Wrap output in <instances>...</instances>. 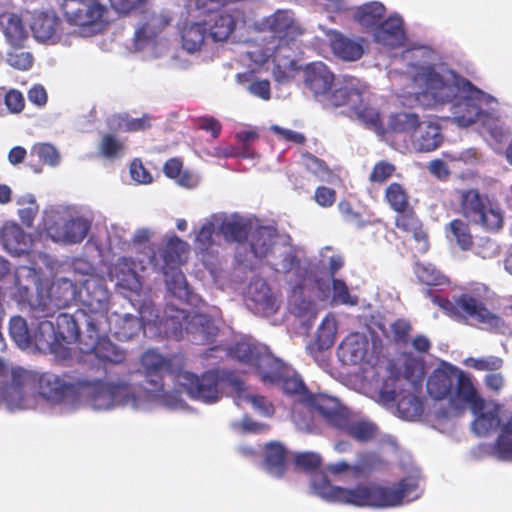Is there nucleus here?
Wrapping results in <instances>:
<instances>
[{"instance_id": "nucleus-22", "label": "nucleus", "mask_w": 512, "mask_h": 512, "mask_svg": "<svg viewBox=\"0 0 512 512\" xmlns=\"http://www.w3.org/2000/svg\"><path fill=\"white\" fill-rule=\"evenodd\" d=\"M59 23L60 20L54 12H34L30 28L37 41L55 43L60 39L57 33Z\"/></svg>"}, {"instance_id": "nucleus-48", "label": "nucleus", "mask_w": 512, "mask_h": 512, "mask_svg": "<svg viewBox=\"0 0 512 512\" xmlns=\"http://www.w3.org/2000/svg\"><path fill=\"white\" fill-rule=\"evenodd\" d=\"M219 229L227 242L242 244L247 240L251 226L242 220H225Z\"/></svg>"}, {"instance_id": "nucleus-19", "label": "nucleus", "mask_w": 512, "mask_h": 512, "mask_svg": "<svg viewBox=\"0 0 512 512\" xmlns=\"http://www.w3.org/2000/svg\"><path fill=\"white\" fill-rule=\"evenodd\" d=\"M43 353H51L56 357L67 358L68 352L64 350L63 344L58 340L54 324L43 318L39 321L36 329L31 335V346Z\"/></svg>"}, {"instance_id": "nucleus-49", "label": "nucleus", "mask_w": 512, "mask_h": 512, "mask_svg": "<svg viewBox=\"0 0 512 512\" xmlns=\"http://www.w3.org/2000/svg\"><path fill=\"white\" fill-rule=\"evenodd\" d=\"M235 28V19L230 14L221 13L215 16L209 25V36L215 42L225 41Z\"/></svg>"}, {"instance_id": "nucleus-30", "label": "nucleus", "mask_w": 512, "mask_h": 512, "mask_svg": "<svg viewBox=\"0 0 512 512\" xmlns=\"http://www.w3.org/2000/svg\"><path fill=\"white\" fill-rule=\"evenodd\" d=\"M158 323L167 337L181 340L189 323V315L185 310L168 308Z\"/></svg>"}, {"instance_id": "nucleus-7", "label": "nucleus", "mask_w": 512, "mask_h": 512, "mask_svg": "<svg viewBox=\"0 0 512 512\" xmlns=\"http://www.w3.org/2000/svg\"><path fill=\"white\" fill-rule=\"evenodd\" d=\"M16 285L21 297L29 302L32 317L42 319L52 317L57 310L66 308L76 300V285L67 278H60L52 282L46 294L38 292L36 298H31V287L22 284L19 273L16 275Z\"/></svg>"}, {"instance_id": "nucleus-6", "label": "nucleus", "mask_w": 512, "mask_h": 512, "mask_svg": "<svg viewBox=\"0 0 512 512\" xmlns=\"http://www.w3.org/2000/svg\"><path fill=\"white\" fill-rule=\"evenodd\" d=\"M65 21L81 37L102 33L112 21L110 8L99 0H61Z\"/></svg>"}, {"instance_id": "nucleus-1", "label": "nucleus", "mask_w": 512, "mask_h": 512, "mask_svg": "<svg viewBox=\"0 0 512 512\" xmlns=\"http://www.w3.org/2000/svg\"><path fill=\"white\" fill-rule=\"evenodd\" d=\"M411 88L416 99L425 106L451 104L452 120L460 127H469L486 116L484 107L494 110L497 99L476 87L471 81L447 70L434 71V66H413Z\"/></svg>"}, {"instance_id": "nucleus-18", "label": "nucleus", "mask_w": 512, "mask_h": 512, "mask_svg": "<svg viewBox=\"0 0 512 512\" xmlns=\"http://www.w3.org/2000/svg\"><path fill=\"white\" fill-rule=\"evenodd\" d=\"M281 271L290 277V281L294 282L293 292H302L306 286V282L312 276L309 264L301 259L295 248L285 251L281 262Z\"/></svg>"}, {"instance_id": "nucleus-42", "label": "nucleus", "mask_w": 512, "mask_h": 512, "mask_svg": "<svg viewBox=\"0 0 512 512\" xmlns=\"http://www.w3.org/2000/svg\"><path fill=\"white\" fill-rule=\"evenodd\" d=\"M410 194L407 189L398 182L390 183L384 191V200L395 213L405 212L412 207Z\"/></svg>"}, {"instance_id": "nucleus-33", "label": "nucleus", "mask_w": 512, "mask_h": 512, "mask_svg": "<svg viewBox=\"0 0 512 512\" xmlns=\"http://www.w3.org/2000/svg\"><path fill=\"white\" fill-rule=\"evenodd\" d=\"M337 430L344 432L358 442H368L377 433V426L367 421H355L349 412Z\"/></svg>"}, {"instance_id": "nucleus-17", "label": "nucleus", "mask_w": 512, "mask_h": 512, "mask_svg": "<svg viewBox=\"0 0 512 512\" xmlns=\"http://www.w3.org/2000/svg\"><path fill=\"white\" fill-rule=\"evenodd\" d=\"M395 227L401 232L410 234L416 242V250L420 254L426 253L430 248L429 236L423 227V223L413 207L405 212L396 213Z\"/></svg>"}, {"instance_id": "nucleus-63", "label": "nucleus", "mask_w": 512, "mask_h": 512, "mask_svg": "<svg viewBox=\"0 0 512 512\" xmlns=\"http://www.w3.org/2000/svg\"><path fill=\"white\" fill-rule=\"evenodd\" d=\"M251 299L259 304L264 310H272L275 304V299L272 296L271 290L265 282L260 283V290L253 292V286L249 288Z\"/></svg>"}, {"instance_id": "nucleus-46", "label": "nucleus", "mask_w": 512, "mask_h": 512, "mask_svg": "<svg viewBox=\"0 0 512 512\" xmlns=\"http://www.w3.org/2000/svg\"><path fill=\"white\" fill-rule=\"evenodd\" d=\"M500 433L494 443L493 449L501 460H512V414L503 423H500Z\"/></svg>"}, {"instance_id": "nucleus-9", "label": "nucleus", "mask_w": 512, "mask_h": 512, "mask_svg": "<svg viewBox=\"0 0 512 512\" xmlns=\"http://www.w3.org/2000/svg\"><path fill=\"white\" fill-rule=\"evenodd\" d=\"M79 295L82 308L77 310V314L86 319L88 327L96 326L102 333L109 331V291L105 285L100 280L87 279Z\"/></svg>"}, {"instance_id": "nucleus-12", "label": "nucleus", "mask_w": 512, "mask_h": 512, "mask_svg": "<svg viewBox=\"0 0 512 512\" xmlns=\"http://www.w3.org/2000/svg\"><path fill=\"white\" fill-rule=\"evenodd\" d=\"M417 488L416 480L411 477L402 478L391 487L371 483V507L388 508L399 506L404 500L410 501L417 498Z\"/></svg>"}, {"instance_id": "nucleus-44", "label": "nucleus", "mask_w": 512, "mask_h": 512, "mask_svg": "<svg viewBox=\"0 0 512 512\" xmlns=\"http://www.w3.org/2000/svg\"><path fill=\"white\" fill-rule=\"evenodd\" d=\"M419 122L420 119L416 113L398 112L389 117L388 128L393 133L406 134L412 139Z\"/></svg>"}, {"instance_id": "nucleus-51", "label": "nucleus", "mask_w": 512, "mask_h": 512, "mask_svg": "<svg viewBox=\"0 0 512 512\" xmlns=\"http://www.w3.org/2000/svg\"><path fill=\"white\" fill-rule=\"evenodd\" d=\"M338 210L343 221L349 225L356 227L357 229H363L370 225L380 223L379 219L370 220L365 219L362 214L354 210L352 204L349 201L342 200L338 203Z\"/></svg>"}, {"instance_id": "nucleus-8", "label": "nucleus", "mask_w": 512, "mask_h": 512, "mask_svg": "<svg viewBox=\"0 0 512 512\" xmlns=\"http://www.w3.org/2000/svg\"><path fill=\"white\" fill-rule=\"evenodd\" d=\"M432 301L449 313L470 319L484 328L496 329L503 325L502 318L491 312L486 307L483 298L475 293H462L453 301L434 295Z\"/></svg>"}, {"instance_id": "nucleus-10", "label": "nucleus", "mask_w": 512, "mask_h": 512, "mask_svg": "<svg viewBox=\"0 0 512 512\" xmlns=\"http://www.w3.org/2000/svg\"><path fill=\"white\" fill-rule=\"evenodd\" d=\"M461 214L473 223L482 225L487 230L497 231L502 227L503 218L500 211L492 206L489 197L471 188L459 192Z\"/></svg>"}, {"instance_id": "nucleus-25", "label": "nucleus", "mask_w": 512, "mask_h": 512, "mask_svg": "<svg viewBox=\"0 0 512 512\" xmlns=\"http://www.w3.org/2000/svg\"><path fill=\"white\" fill-rule=\"evenodd\" d=\"M456 386L454 398L469 405L472 412H479L485 408V400L478 394L471 376L458 369L456 375Z\"/></svg>"}, {"instance_id": "nucleus-47", "label": "nucleus", "mask_w": 512, "mask_h": 512, "mask_svg": "<svg viewBox=\"0 0 512 512\" xmlns=\"http://www.w3.org/2000/svg\"><path fill=\"white\" fill-rule=\"evenodd\" d=\"M475 419L472 422V430L479 437L490 435L493 431L500 426V418L497 410L484 412H472Z\"/></svg>"}, {"instance_id": "nucleus-62", "label": "nucleus", "mask_w": 512, "mask_h": 512, "mask_svg": "<svg viewBox=\"0 0 512 512\" xmlns=\"http://www.w3.org/2000/svg\"><path fill=\"white\" fill-rule=\"evenodd\" d=\"M32 154H35L42 163L50 166H55L59 162L58 151L49 143L35 145L32 149Z\"/></svg>"}, {"instance_id": "nucleus-40", "label": "nucleus", "mask_w": 512, "mask_h": 512, "mask_svg": "<svg viewBox=\"0 0 512 512\" xmlns=\"http://www.w3.org/2000/svg\"><path fill=\"white\" fill-rule=\"evenodd\" d=\"M0 27L8 42L17 46L26 37V30L21 19L12 13H7L4 9L0 10Z\"/></svg>"}, {"instance_id": "nucleus-15", "label": "nucleus", "mask_w": 512, "mask_h": 512, "mask_svg": "<svg viewBox=\"0 0 512 512\" xmlns=\"http://www.w3.org/2000/svg\"><path fill=\"white\" fill-rule=\"evenodd\" d=\"M369 89L367 83L355 77L346 76L342 85L326 94V106L333 108L347 106L353 110L364 102V96L369 93Z\"/></svg>"}, {"instance_id": "nucleus-14", "label": "nucleus", "mask_w": 512, "mask_h": 512, "mask_svg": "<svg viewBox=\"0 0 512 512\" xmlns=\"http://www.w3.org/2000/svg\"><path fill=\"white\" fill-rule=\"evenodd\" d=\"M171 19L165 14L146 12L135 28L133 48L135 52L154 49L157 37L170 24Z\"/></svg>"}, {"instance_id": "nucleus-20", "label": "nucleus", "mask_w": 512, "mask_h": 512, "mask_svg": "<svg viewBox=\"0 0 512 512\" xmlns=\"http://www.w3.org/2000/svg\"><path fill=\"white\" fill-rule=\"evenodd\" d=\"M305 404L316 409L324 418L325 422L335 429L339 427L350 412L346 407L342 406L336 398L326 394L314 395L310 393Z\"/></svg>"}, {"instance_id": "nucleus-61", "label": "nucleus", "mask_w": 512, "mask_h": 512, "mask_svg": "<svg viewBox=\"0 0 512 512\" xmlns=\"http://www.w3.org/2000/svg\"><path fill=\"white\" fill-rule=\"evenodd\" d=\"M395 171L396 167L394 164L385 160H381L375 163V165L373 166L372 171L369 175V180L372 183L382 184L386 182L389 178H391Z\"/></svg>"}, {"instance_id": "nucleus-58", "label": "nucleus", "mask_w": 512, "mask_h": 512, "mask_svg": "<svg viewBox=\"0 0 512 512\" xmlns=\"http://www.w3.org/2000/svg\"><path fill=\"white\" fill-rule=\"evenodd\" d=\"M302 163L306 167L308 171L320 177L321 179H325L332 174L331 169L326 164V162L310 152H303L301 155Z\"/></svg>"}, {"instance_id": "nucleus-55", "label": "nucleus", "mask_w": 512, "mask_h": 512, "mask_svg": "<svg viewBox=\"0 0 512 512\" xmlns=\"http://www.w3.org/2000/svg\"><path fill=\"white\" fill-rule=\"evenodd\" d=\"M381 462V458L376 452H361L352 466V472L356 475L368 474L376 469Z\"/></svg>"}, {"instance_id": "nucleus-16", "label": "nucleus", "mask_w": 512, "mask_h": 512, "mask_svg": "<svg viewBox=\"0 0 512 512\" xmlns=\"http://www.w3.org/2000/svg\"><path fill=\"white\" fill-rule=\"evenodd\" d=\"M373 40L385 48L402 46L406 40L403 18L395 13L381 21L373 30Z\"/></svg>"}, {"instance_id": "nucleus-64", "label": "nucleus", "mask_w": 512, "mask_h": 512, "mask_svg": "<svg viewBox=\"0 0 512 512\" xmlns=\"http://www.w3.org/2000/svg\"><path fill=\"white\" fill-rule=\"evenodd\" d=\"M333 298L345 305H356L357 298L351 296L345 281L338 278L332 279Z\"/></svg>"}, {"instance_id": "nucleus-13", "label": "nucleus", "mask_w": 512, "mask_h": 512, "mask_svg": "<svg viewBox=\"0 0 512 512\" xmlns=\"http://www.w3.org/2000/svg\"><path fill=\"white\" fill-rule=\"evenodd\" d=\"M111 331V325L110 330L105 333L98 331L96 326H87L86 340L80 341L79 351L82 354H94L102 361H108L114 364L123 362L125 359V353L109 339Z\"/></svg>"}, {"instance_id": "nucleus-45", "label": "nucleus", "mask_w": 512, "mask_h": 512, "mask_svg": "<svg viewBox=\"0 0 512 512\" xmlns=\"http://www.w3.org/2000/svg\"><path fill=\"white\" fill-rule=\"evenodd\" d=\"M104 393L115 405H132L136 406L139 396L135 393L131 384L125 382L108 383V390Z\"/></svg>"}, {"instance_id": "nucleus-38", "label": "nucleus", "mask_w": 512, "mask_h": 512, "mask_svg": "<svg viewBox=\"0 0 512 512\" xmlns=\"http://www.w3.org/2000/svg\"><path fill=\"white\" fill-rule=\"evenodd\" d=\"M188 250V244L185 241L175 234L170 236L162 250L164 268H177L184 262Z\"/></svg>"}, {"instance_id": "nucleus-57", "label": "nucleus", "mask_w": 512, "mask_h": 512, "mask_svg": "<svg viewBox=\"0 0 512 512\" xmlns=\"http://www.w3.org/2000/svg\"><path fill=\"white\" fill-rule=\"evenodd\" d=\"M397 410L403 418L411 419L421 415L423 405L417 396L408 394L397 401Z\"/></svg>"}, {"instance_id": "nucleus-41", "label": "nucleus", "mask_w": 512, "mask_h": 512, "mask_svg": "<svg viewBox=\"0 0 512 512\" xmlns=\"http://www.w3.org/2000/svg\"><path fill=\"white\" fill-rule=\"evenodd\" d=\"M26 238V233L17 223L7 222L0 229V239L10 252L23 251L26 246Z\"/></svg>"}, {"instance_id": "nucleus-26", "label": "nucleus", "mask_w": 512, "mask_h": 512, "mask_svg": "<svg viewBox=\"0 0 512 512\" xmlns=\"http://www.w3.org/2000/svg\"><path fill=\"white\" fill-rule=\"evenodd\" d=\"M306 87L312 91L314 96H326L330 91L334 74L328 66H302Z\"/></svg>"}, {"instance_id": "nucleus-32", "label": "nucleus", "mask_w": 512, "mask_h": 512, "mask_svg": "<svg viewBox=\"0 0 512 512\" xmlns=\"http://www.w3.org/2000/svg\"><path fill=\"white\" fill-rule=\"evenodd\" d=\"M287 450L277 441L269 442L264 448V465L270 474L277 477L284 475L286 470Z\"/></svg>"}, {"instance_id": "nucleus-31", "label": "nucleus", "mask_w": 512, "mask_h": 512, "mask_svg": "<svg viewBox=\"0 0 512 512\" xmlns=\"http://www.w3.org/2000/svg\"><path fill=\"white\" fill-rule=\"evenodd\" d=\"M366 344L367 341L358 334L348 335L338 347L339 359L346 364H357L365 356Z\"/></svg>"}, {"instance_id": "nucleus-23", "label": "nucleus", "mask_w": 512, "mask_h": 512, "mask_svg": "<svg viewBox=\"0 0 512 512\" xmlns=\"http://www.w3.org/2000/svg\"><path fill=\"white\" fill-rule=\"evenodd\" d=\"M411 141L419 152L434 151L443 141L440 124L430 120L420 121Z\"/></svg>"}, {"instance_id": "nucleus-52", "label": "nucleus", "mask_w": 512, "mask_h": 512, "mask_svg": "<svg viewBox=\"0 0 512 512\" xmlns=\"http://www.w3.org/2000/svg\"><path fill=\"white\" fill-rule=\"evenodd\" d=\"M403 58L414 61L412 64H432L438 59V53L430 46L413 44L404 51Z\"/></svg>"}, {"instance_id": "nucleus-34", "label": "nucleus", "mask_w": 512, "mask_h": 512, "mask_svg": "<svg viewBox=\"0 0 512 512\" xmlns=\"http://www.w3.org/2000/svg\"><path fill=\"white\" fill-rule=\"evenodd\" d=\"M118 284L130 291H137L141 288L140 276L136 271V263L132 258H119L114 267Z\"/></svg>"}, {"instance_id": "nucleus-24", "label": "nucleus", "mask_w": 512, "mask_h": 512, "mask_svg": "<svg viewBox=\"0 0 512 512\" xmlns=\"http://www.w3.org/2000/svg\"><path fill=\"white\" fill-rule=\"evenodd\" d=\"M79 317L82 316L78 315L77 312L74 315L60 313L56 317V323L54 325L55 332L58 340L63 344L64 350L68 352V356L70 355V344L77 342L79 347L80 341L86 340V336L84 338H81L80 336V329L78 326Z\"/></svg>"}, {"instance_id": "nucleus-27", "label": "nucleus", "mask_w": 512, "mask_h": 512, "mask_svg": "<svg viewBox=\"0 0 512 512\" xmlns=\"http://www.w3.org/2000/svg\"><path fill=\"white\" fill-rule=\"evenodd\" d=\"M328 36L334 54L343 61H357L363 55L364 39L346 38L336 31H330Z\"/></svg>"}, {"instance_id": "nucleus-37", "label": "nucleus", "mask_w": 512, "mask_h": 512, "mask_svg": "<svg viewBox=\"0 0 512 512\" xmlns=\"http://www.w3.org/2000/svg\"><path fill=\"white\" fill-rule=\"evenodd\" d=\"M217 332L218 328L211 317L199 313L189 316L186 333L199 336V342L203 344L211 342Z\"/></svg>"}, {"instance_id": "nucleus-2", "label": "nucleus", "mask_w": 512, "mask_h": 512, "mask_svg": "<svg viewBox=\"0 0 512 512\" xmlns=\"http://www.w3.org/2000/svg\"><path fill=\"white\" fill-rule=\"evenodd\" d=\"M140 363L148 385L145 389L149 393L157 395L163 393L164 378L169 375L193 399L214 403L220 398L218 389L220 377L216 371H207L198 377L183 369L182 359L176 356L166 358L154 349L145 351L140 358Z\"/></svg>"}, {"instance_id": "nucleus-56", "label": "nucleus", "mask_w": 512, "mask_h": 512, "mask_svg": "<svg viewBox=\"0 0 512 512\" xmlns=\"http://www.w3.org/2000/svg\"><path fill=\"white\" fill-rule=\"evenodd\" d=\"M17 204L20 206L18 215L21 222L25 226L31 227L39 210L35 198L32 195L22 196L17 200Z\"/></svg>"}, {"instance_id": "nucleus-36", "label": "nucleus", "mask_w": 512, "mask_h": 512, "mask_svg": "<svg viewBox=\"0 0 512 512\" xmlns=\"http://www.w3.org/2000/svg\"><path fill=\"white\" fill-rule=\"evenodd\" d=\"M446 237L462 251H470L474 246V237L470 226L462 219H453L445 228Z\"/></svg>"}, {"instance_id": "nucleus-5", "label": "nucleus", "mask_w": 512, "mask_h": 512, "mask_svg": "<svg viewBox=\"0 0 512 512\" xmlns=\"http://www.w3.org/2000/svg\"><path fill=\"white\" fill-rule=\"evenodd\" d=\"M234 355L241 362L253 366L263 382L280 385L286 395L298 397L303 403L306 402L310 392L301 377L295 372L291 373L272 354L255 344L238 342L234 347Z\"/></svg>"}, {"instance_id": "nucleus-60", "label": "nucleus", "mask_w": 512, "mask_h": 512, "mask_svg": "<svg viewBox=\"0 0 512 512\" xmlns=\"http://www.w3.org/2000/svg\"><path fill=\"white\" fill-rule=\"evenodd\" d=\"M321 464L322 458L315 452L298 453L294 458L295 467L307 473H314L320 468Z\"/></svg>"}, {"instance_id": "nucleus-53", "label": "nucleus", "mask_w": 512, "mask_h": 512, "mask_svg": "<svg viewBox=\"0 0 512 512\" xmlns=\"http://www.w3.org/2000/svg\"><path fill=\"white\" fill-rule=\"evenodd\" d=\"M337 326L334 319L324 318L317 330L316 344L319 350H326L333 346L336 339Z\"/></svg>"}, {"instance_id": "nucleus-21", "label": "nucleus", "mask_w": 512, "mask_h": 512, "mask_svg": "<svg viewBox=\"0 0 512 512\" xmlns=\"http://www.w3.org/2000/svg\"><path fill=\"white\" fill-rule=\"evenodd\" d=\"M458 368L444 363L436 368L427 380V391L436 400H443L452 395Z\"/></svg>"}, {"instance_id": "nucleus-43", "label": "nucleus", "mask_w": 512, "mask_h": 512, "mask_svg": "<svg viewBox=\"0 0 512 512\" xmlns=\"http://www.w3.org/2000/svg\"><path fill=\"white\" fill-rule=\"evenodd\" d=\"M274 236L269 228L260 226L250 235V250L255 258H265L274 246Z\"/></svg>"}, {"instance_id": "nucleus-3", "label": "nucleus", "mask_w": 512, "mask_h": 512, "mask_svg": "<svg viewBox=\"0 0 512 512\" xmlns=\"http://www.w3.org/2000/svg\"><path fill=\"white\" fill-rule=\"evenodd\" d=\"M256 28L260 31L271 32L278 38L275 41L264 45L262 43H251L245 46L242 51L252 64H297L293 58L292 47L289 41L302 34L301 27L290 10H277L268 17L256 22Z\"/></svg>"}, {"instance_id": "nucleus-4", "label": "nucleus", "mask_w": 512, "mask_h": 512, "mask_svg": "<svg viewBox=\"0 0 512 512\" xmlns=\"http://www.w3.org/2000/svg\"><path fill=\"white\" fill-rule=\"evenodd\" d=\"M35 381L38 383L40 395L53 401H61L67 395L74 393L79 384L50 372L36 377L21 367H9L4 360L0 359V390L9 405L21 407L25 400L26 387Z\"/></svg>"}, {"instance_id": "nucleus-11", "label": "nucleus", "mask_w": 512, "mask_h": 512, "mask_svg": "<svg viewBox=\"0 0 512 512\" xmlns=\"http://www.w3.org/2000/svg\"><path fill=\"white\" fill-rule=\"evenodd\" d=\"M311 487L316 495L327 501L371 507V483L344 488L332 485L325 474L317 473L312 477Z\"/></svg>"}, {"instance_id": "nucleus-59", "label": "nucleus", "mask_w": 512, "mask_h": 512, "mask_svg": "<svg viewBox=\"0 0 512 512\" xmlns=\"http://www.w3.org/2000/svg\"><path fill=\"white\" fill-rule=\"evenodd\" d=\"M392 341L399 346H406L410 342L412 331L411 323L403 318L396 319L390 325Z\"/></svg>"}, {"instance_id": "nucleus-29", "label": "nucleus", "mask_w": 512, "mask_h": 512, "mask_svg": "<svg viewBox=\"0 0 512 512\" xmlns=\"http://www.w3.org/2000/svg\"><path fill=\"white\" fill-rule=\"evenodd\" d=\"M110 325L112 326L111 335L119 341H129L137 336L142 329L141 320L133 315H119L113 313L109 315Z\"/></svg>"}, {"instance_id": "nucleus-50", "label": "nucleus", "mask_w": 512, "mask_h": 512, "mask_svg": "<svg viewBox=\"0 0 512 512\" xmlns=\"http://www.w3.org/2000/svg\"><path fill=\"white\" fill-rule=\"evenodd\" d=\"M9 334L21 349L31 347V335L26 320L21 316H14L9 322Z\"/></svg>"}, {"instance_id": "nucleus-28", "label": "nucleus", "mask_w": 512, "mask_h": 512, "mask_svg": "<svg viewBox=\"0 0 512 512\" xmlns=\"http://www.w3.org/2000/svg\"><path fill=\"white\" fill-rule=\"evenodd\" d=\"M91 223L82 217L72 218L65 222L62 231H53V227L47 229L48 234L55 241L67 243H80L87 236Z\"/></svg>"}, {"instance_id": "nucleus-54", "label": "nucleus", "mask_w": 512, "mask_h": 512, "mask_svg": "<svg viewBox=\"0 0 512 512\" xmlns=\"http://www.w3.org/2000/svg\"><path fill=\"white\" fill-rule=\"evenodd\" d=\"M125 145L111 133L104 134L100 140L98 150L106 159H115L123 154Z\"/></svg>"}, {"instance_id": "nucleus-39", "label": "nucleus", "mask_w": 512, "mask_h": 512, "mask_svg": "<svg viewBox=\"0 0 512 512\" xmlns=\"http://www.w3.org/2000/svg\"><path fill=\"white\" fill-rule=\"evenodd\" d=\"M385 13L386 8L381 2L372 1L356 8L354 20L362 27L374 30L383 19Z\"/></svg>"}, {"instance_id": "nucleus-35", "label": "nucleus", "mask_w": 512, "mask_h": 512, "mask_svg": "<svg viewBox=\"0 0 512 512\" xmlns=\"http://www.w3.org/2000/svg\"><path fill=\"white\" fill-rule=\"evenodd\" d=\"M207 23L190 22L180 28L182 48L188 53L199 51L204 44Z\"/></svg>"}]
</instances>
